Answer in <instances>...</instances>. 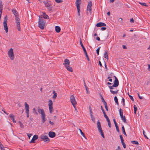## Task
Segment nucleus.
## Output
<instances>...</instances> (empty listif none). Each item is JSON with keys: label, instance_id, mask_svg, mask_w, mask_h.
Masks as SVG:
<instances>
[{"label": "nucleus", "instance_id": "ddd939ff", "mask_svg": "<svg viewBox=\"0 0 150 150\" xmlns=\"http://www.w3.org/2000/svg\"><path fill=\"white\" fill-rule=\"evenodd\" d=\"M38 138V136L37 135H35L33 137L31 141L30 142V143H35L34 141L36 140Z\"/></svg>", "mask_w": 150, "mask_h": 150}, {"label": "nucleus", "instance_id": "79ce46f5", "mask_svg": "<svg viewBox=\"0 0 150 150\" xmlns=\"http://www.w3.org/2000/svg\"><path fill=\"white\" fill-rule=\"evenodd\" d=\"M55 1L57 3H60L63 2V1L62 0H55Z\"/></svg>", "mask_w": 150, "mask_h": 150}, {"label": "nucleus", "instance_id": "c03bdc74", "mask_svg": "<svg viewBox=\"0 0 150 150\" xmlns=\"http://www.w3.org/2000/svg\"><path fill=\"white\" fill-rule=\"evenodd\" d=\"M143 134H144V137L146 138L147 139H148V138L147 137L146 135V134H145V132L144 130H143Z\"/></svg>", "mask_w": 150, "mask_h": 150}, {"label": "nucleus", "instance_id": "a18cd8bd", "mask_svg": "<svg viewBox=\"0 0 150 150\" xmlns=\"http://www.w3.org/2000/svg\"><path fill=\"white\" fill-rule=\"evenodd\" d=\"M108 123V125L110 128L111 127V125L110 123V120L109 121H107Z\"/></svg>", "mask_w": 150, "mask_h": 150}, {"label": "nucleus", "instance_id": "c9c22d12", "mask_svg": "<svg viewBox=\"0 0 150 150\" xmlns=\"http://www.w3.org/2000/svg\"><path fill=\"white\" fill-rule=\"evenodd\" d=\"M139 4L141 5L142 6H144L146 7H147L148 6L147 5H146V4L145 3H143V2H139Z\"/></svg>", "mask_w": 150, "mask_h": 150}, {"label": "nucleus", "instance_id": "13d9d810", "mask_svg": "<svg viewBox=\"0 0 150 150\" xmlns=\"http://www.w3.org/2000/svg\"><path fill=\"white\" fill-rule=\"evenodd\" d=\"M113 120V121H114V123L115 124V126L117 125V123H116V122L115 119H114Z\"/></svg>", "mask_w": 150, "mask_h": 150}, {"label": "nucleus", "instance_id": "5fc2aeb1", "mask_svg": "<svg viewBox=\"0 0 150 150\" xmlns=\"http://www.w3.org/2000/svg\"><path fill=\"white\" fill-rule=\"evenodd\" d=\"M27 135L29 139L30 138V137L32 136V134H27Z\"/></svg>", "mask_w": 150, "mask_h": 150}, {"label": "nucleus", "instance_id": "37998d69", "mask_svg": "<svg viewBox=\"0 0 150 150\" xmlns=\"http://www.w3.org/2000/svg\"><path fill=\"white\" fill-rule=\"evenodd\" d=\"M115 126L116 127V130H117V132H120V130H119V129L118 126H117V125Z\"/></svg>", "mask_w": 150, "mask_h": 150}, {"label": "nucleus", "instance_id": "5701e85b", "mask_svg": "<svg viewBox=\"0 0 150 150\" xmlns=\"http://www.w3.org/2000/svg\"><path fill=\"white\" fill-rule=\"evenodd\" d=\"M53 93L54 95L52 97V98L53 99H55L57 96V94L56 93L55 91L54 90L53 91Z\"/></svg>", "mask_w": 150, "mask_h": 150}, {"label": "nucleus", "instance_id": "4c0bfd02", "mask_svg": "<svg viewBox=\"0 0 150 150\" xmlns=\"http://www.w3.org/2000/svg\"><path fill=\"white\" fill-rule=\"evenodd\" d=\"M134 113L135 114H136L137 110V107L135 105H134Z\"/></svg>", "mask_w": 150, "mask_h": 150}, {"label": "nucleus", "instance_id": "603ef678", "mask_svg": "<svg viewBox=\"0 0 150 150\" xmlns=\"http://www.w3.org/2000/svg\"><path fill=\"white\" fill-rule=\"evenodd\" d=\"M101 99H102V102H103L104 104H105V103L106 102L105 101L104 99L103 98L102 96H101Z\"/></svg>", "mask_w": 150, "mask_h": 150}, {"label": "nucleus", "instance_id": "49530a36", "mask_svg": "<svg viewBox=\"0 0 150 150\" xmlns=\"http://www.w3.org/2000/svg\"><path fill=\"white\" fill-rule=\"evenodd\" d=\"M122 102L123 103V106H124L125 105V99L124 98H122Z\"/></svg>", "mask_w": 150, "mask_h": 150}, {"label": "nucleus", "instance_id": "7ed1b4c3", "mask_svg": "<svg viewBox=\"0 0 150 150\" xmlns=\"http://www.w3.org/2000/svg\"><path fill=\"white\" fill-rule=\"evenodd\" d=\"M97 128L99 132L100 133L102 137L104 138H105V137L104 135V133L101 126L99 120L97 121Z\"/></svg>", "mask_w": 150, "mask_h": 150}, {"label": "nucleus", "instance_id": "cd10ccee", "mask_svg": "<svg viewBox=\"0 0 150 150\" xmlns=\"http://www.w3.org/2000/svg\"><path fill=\"white\" fill-rule=\"evenodd\" d=\"M81 135L85 139H86V137L84 133L82 132V131L80 129H79Z\"/></svg>", "mask_w": 150, "mask_h": 150}, {"label": "nucleus", "instance_id": "052dcab7", "mask_svg": "<svg viewBox=\"0 0 150 150\" xmlns=\"http://www.w3.org/2000/svg\"><path fill=\"white\" fill-rule=\"evenodd\" d=\"M134 21L133 18H132L130 19V22L131 23H134Z\"/></svg>", "mask_w": 150, "mask_h": 150}, {"label": "nucleus", "instance_id": "bf43d9fd", "mask_svg": "<svg viewBox=\"0 0 150 150\" xmlns=\"http://www.w3.org/2000/svg\"><path fill=\"white\" fill-rule=\"evenodd\" d=\"M106 29V28L105 27H102L101 28V30H105Z\"/></svg>", "mask_w": 150, "mask_h": 150}, {"label": "nucleus", "instance_id": "de8ad7c7", "mask_svg": "<svg viewBox=\"0 0 150 150\" xmlns=\"http://www.w3.org/2000/svg\"><path fill=\"white\" fill-rule=\"evenodd\" d=\"M129 96L130 98L133 101H134V98L132 96L129 95Z\"/></svg>", "mask_w": 150, "mask_h": 150}, {"label": "nucleus", "instance_id": "393cba45", "mask_svg": "<svg viewBox=\"0 0 150 150\" xmlns=\"http://www.w3.org/2000/svg\"><path fill=\"white\" fill-rule=\"evenodd\" d=\"M80 43L81 45V47H82V48L83 49V51H86V50L85 48L84 47L82 44L81 38H80Z\"/></svg>", "mask_w": 150, "mask_h": 150}, {"label": "nucleus", "instance_id": "09e8293b", "mask_svg": "<svg viewBox=\"0 0 150 150\" xmlns=\"http://www.w3.org/2000/svg\"><path fill=\"white\" fill-rule=\"evenodd\" d=\"M104 117L106 118L107 121H108L110 120L108 117L107 115L104 116Z\"/></svg>", "mask_w": 150, "mask_h": 150}, {"label": "nucleus", "instance_id": "6e6552de", "mask_svg": "<svg viewBox=\"0 0 150 150\" xmlns=\"http://www.w3.org/2000/svg\"><path fill=\"white\" fill-rule=\"evenodd\" d=\"M52 102L51 100H50L49 101L48 106L49 107V109L50 110V112L52 113L53 111V108L52 107Z\"/></svg>", "mask_w": 150, "mask_h": 150}, {"label": "nucleus", "instance_id": "6e6d98bb", "mask_svg": "<svg viewBox=\"0 0 150 150\" xmlns=\"http://www.w3.org/2000/svg\"><path fill=\"white\" fill-rule=\"evenodd\" d=\"M109 87L110 90L113 89V87H115V86H113V85L112 86H109Z\"/></svg>", "mask_w": 150, "mask_h": 150}, {"label": "nucleus", "instance_id": "2eb2a0df", "mask_svg": "<svg viewBox=\"0 0 150 150\" xmlns=\"http://www.w3.org/2000/svg\"><path fill=\"white\" fill-rule=\"evenodd\" d=\"M49 136L51 138L54 137L56 135L55 133L53 132H50L49 133Z\"/></svg>", "mask_w": 150, "mask_h": 150}, {"label": "nucleus", "instance_id": "58836bf2", "mask_svg": "<svg viewBox=\"0 0 150 150\" xmlns=\"http://www.w3.org/2000/svg\"><path fill=\"white\" fill-rule=\"evenodd\" d=\"M33 112L34 113H35L37 115H38V113L36 111L35 109V108H34L33 109Z\"/></svg>", "mask_w": 150, "mask_h": 150}, {"label": "nucleus", "instance_id": "3c124183", "mask_svg": "<svg viewBox=\"0 0 150 150\" xmlns=\"http://www.w3.org/2000/svg\"><path fill=\"white\" fill-rule=\"evenodd\" d=\"M85 87L86 90V91L87 92V93H88V88L87 86H86L85 85Z\"/></svg>", "mask_w": 150, "mask_h": 150}, {"label": "nucleus", "instance_id": "f257e3e1", "mask_svg": "<svg viewBox=\"0 0 150 150\" xmlns=\"http://www.w3.org/2000/svg\"><path fill=\"white\" fill-rule=\"evenodd\" d=\"M38 113L41 115L42 122L43 123H44L46 121V115L44 110L42 109H41L40 107H38Z\"/></svg>", "mask_w": 150, "mask_h": 150}, {"label": "nucleus", "instance_id": "aec40b11", "mask_svg": "<svg viewBox=\"0 0 150 150\" xmlns=\"http://www.w3.org/2000/svg\"><path fill=\"white\" fill-rule=\"evenodd\" d=\"M55 31L57 33H59L61 30L60 28L58 26H56L55 27Z\"/></svg>", "mask_w": 150, "mask_h": 150}, {"label": "nucleus", "instance_id": "423d86ee", "mask_svg": "<svg viewBox=\"0 0 150 150\" xmlns=\"http://www.w3.org/2000/svg\"><path fill=\"white\" fill-rule=\"evenodd\" d=\"M7 16H6L4 18V29L5 30L6 33H7L8 31V28L7 25Z\"/></svg>", "mask_w": 150, "mask_h": 150}, {"label": "nucleus", "instance_id": "ea45409f", "mask_svg": "<svg viewBox=\"0 0 150 150\" xmlns=\"http://www.w3.org/2000/svg\"><path fill=\"white\" fill-rule=\"evenodd\" d=\"M89 111H90V116H91V115H93L92 114L93 112H92V109L90 107H89Z\"/></svg>", "mask_w": 150, "mask_h": 150}, {"label": "nucleus", "instance_id": "f03ea898", "mask_svg": "<svg viewBox=\"0 0 150 150\" xmlns=\"http://www.w3.org/2000/svg\"><path fill=\"white\" fill-rule=\"evenodd\" d=\"M45 24V21L42 19V17H39L38 26L42 29H44Z\"/></svg>", "mask_w": 150, "mask_h": 150}, {"label": "nucleus", "instance_id": "20e7f679", "mask_svg": "<svg viewBox=\"0 0 150 150\" xmlns=\"http://www.w3.org/2000/svg\"><path fill=\"white\" fill-rule=\"evenodd\" d=\"M8 57L10 58V59L12 60H13L14 57L13 52V49L12 48H11L8 51Z\"/></svg>", "mask_w": 150, "mask_h": 150}, {"label": "nucleus", "instance_id": "f8f14e48", "mask_svg": "<svg viewBox=\"0 0 150 150\" xmlns=\"http://www.w3.org/2000/svg\"><path fill=\"white\" fill-rule=\"evenodd\" d=\"M70 62L69 59H65L64 61V63H63V65H64L65 67H67V66L69 65Z\"/></svg>", "mask_w": 150, "mask_h": 150}, {"label": "nucleus", "instance_id": "680f3d73", "mask_svg": "<svg viewBox=\"0 0 150 150\" xmlns=\"http://www.w3.org/2000/svg\"><path fill=\"white\" fill-rule=\"evenodd\" d=\"M49 123H50L52 125H54V123L51 121H49Z\"/></svg>", "mask_w": 150, "mask_h": 150}, {"label": "nucleus", "instance_id": "1a4fd4ad", "mask_svg": "<svg viewBox=\"0 0 150 150\" xmlns=\"http://www.w3.org/2000/svg\"><path fill=\"white\" fill-rule=\"evenodd\" d=\"M40 138L44 142H49L50 139L48 137L44 134H42L40 137Z\"/></svg>", "mask_w": 150, "mask_h": 150}, {"label": "nucleus", "instance_id": "72a5a7b5", "mask_svg": "<svg viewBox=\"0 0 150 150\" xmlns=\"http://www.w3.org/2000/svg\"><path fill=\"white\" fill-rule=\"evenodd\" d=\"M91 120L92 121L94 122H95V118L94 117V116H93V115H91Z\"/></svg>", "mask_w": 150, "mask_h": 150}, {"label": "nucleus", "instance_id": "b1692460", "mask_svg": "<svg viewBox=\"0 0 150 150\" xmlns=\"http://www.w3.org/2000/svg\"><path fill=\"white\" fill-rule=\"evenodd\" d=\"M69 71L72 72L73 71L72 68L70 67L69 65L67 66V67H65Z\"/></svg>", "mask_w": 150, "mask_h": 150}, {"label": "nucleus", "instance_id": "473e14b6", "mask_svg": "<svg viewBox=\"0 0 150 150\" xmlns=\"http://www.w3.org/2000/svg\"><path fill=\"white\" fill-rule=\"evenodd\" d=\"M92 2L91 1H89V2L88 3V5L87 6V7H91L92 6Z\"/></svg>", "mask_w": 150, "mask_h": 150}, {"label": "nucleus", "instance_id": "0e129e2a", "mask_svg": "<svg viewBox=\"0 0 150 150\" xmlns=\"http://www.w3.org/2000/svg\"><path fill=\"white\" fill-rule=\"evenodd\" d=\"M120 138L121 140H123L122 136V135H120Z\"/></svg>", "mask_w": 150, "mask_h": 150}, {"label": "nucleus", "instance_id": "a211bd4d", "mask_svg": "<svg viewBox=\"0 0 150 150\" xmlns=\"http://www.w3.org/2000/svg\"><path fill=\"white\" fill-rule=\"evenodd\" d=\"M12 12L13 14L15 15L16 18L17 17H19L18 13L16 10L13 9L12 10Z\"/></svg>", "mask_w": 150, "mask_h": 150}, {"label": "nucleus", "instance_id": "dca6fc26", "mask_svg": "<svg viewBox=\"0 0 150 150\" xmlns=\"http://www.w3.org/2000/svg\"><path fill=\"white\" fill-rule=\"evenodd\" d=\"M106 24L102 22H99L97 23L96 25V26L97 27H100L101 26H105Z\"/></svg>", "mask_w": 150, "mask_h": 150}, {"label": "nucleus", "instance_id": "9d476101", "mask_svg": "<svg viewBox=\"0 0 150 150\" xmlns=\"http://www.w3.org/2000/svg\"><path fill=\"white\" fill-rule=\"evenodd\" d=\"M25 112L27 114V117H29V106L26 102H25Z\"/></svg>", "mask_w": 150, "mask_h": 150}, {"label": "nucleus", "instance_id": "e2e57ef3", "mask_svg": "<svg viewBox=\"0 0 150 150\" xmlns=\"http://www.w3.org/2000/svg\"><path fill=\"white\" fill-rule=\"evenodd\" d=\"M123 146V147L125 148L126 147V144H125V143H124L123 144H122Z\"/></svg>", "mask_w": 150, "mask_h": 150}, {"label": "nucleus", "instance_id": "0eeeda50", "mask_svg": "<svg viewBox=\"0 0 150 150\" xmlns=\"http://www.w3.org/2000/svg\"><path fill=\"white\" fill-rule=\"evenodd\" d=\"M120 115L121 117V119L123 122L125 123H126V119L125 115H123V111L121 109H120L119 110Z\"/></svg>", "mask_w": 150, "mask_h": 150}, {"label": "nucleus", "instance_id": "c756f323", "mask_svg": "<svg viewBox=\"0 0 150 150\" xmlns=\"http://www.w3.org/2000/svg\"><path fill=\"white\" fill-rule=\"evenodd\" d=\"M18 123L19 124L21 128H23L24 127V126L23 123L21 121H19Z\"/></svg>", "mask_w": 150, "mask_h": 150}, {"label": "nucleus", "instance_id": "4d7b16f0", "mask_svg": "<svg viewBox=\"0 0 150 150\" xmlns=\"http://www.w3.org/2000/svg\"><path fill=\"white\" fill-rule=\"evenodd\" d=\"M3 145L0 142V148L1 149L3 148Z\"/></svg>", "mask_w": 150, "mask_h": 150}, {"label": "nucleus", "instance_id": "2f4dec72", "mask_svg": "<svg viewBox=\"0 0 150 150\" xmlns=\"http://www.w3.org/2000/svg\"><path fill=\"white\" fill-rule=\"evenodd\" d=\"M89 11L90 14H91V11H92V9H91V7H87V13H88V11Z\"/></svg>", "mask_w": 150, "mask_h": 150}, {"label": "nucleus", "instance_id": "bb28decb", "mask_svg": "<svg viewBox=\"0 0 150 150\" xmlns=\"http://www.w3.org/2000/svg\"><path fill=\"white\" fill-rule=\"evenodd\" d=\"M122 131L123 133L126 136H127V135L126 133L125 129L123 125H122Z\"/></svg>", "mask_w": 150, "mask_h": 150}, {"label": "nucleus", "instance_id": "7c9ffc66", "mask_svg": "<svg viewBox=\"0 0 150 150\" xmlns=\"http://www.w3.org/2000/svg\"><path fill=\"white\" fill-rule=\"evenodd\" d=\"M118 91H119L118 90H117L116 91H113L112 90H110V92L113 94H116L118 92Z\"/></svg>", "mask_w": 150, "mask_h": 150}, {"label": "nucleus", "instance_id": "f3484780", "mask_svg": "<svg viewBox=\"0 0 150 150\" xmlns=\"http://www.w3.org/2000/svg\"><path fill=\"white\" fill-rule=\"evenodd\" d=\"M119 81L118 79L116 78V79L114 81V83L113 85V86H115V87H116L118 86L119 85Z\"/></svg>", "mask_w": 150, "mask_h": 150}, {"label": "nucleus", "instance_id": "f704fd0d", "mask_svg": "<svg viewBox=\"0 0 150 150\" xmlns=\"http://www.w3.org/2000/svg\"><path fill=\"white\" fill-rule=\"evenodd\" d=\"M131 142L133 144H139V143L137 141H132Z\"/></svg>", "mask_w": 150, "mask_h": 150}, {"label": "nucleus", "instance_id": "c85d7f7f", "mask_svg": "<svg viewBox=\"0 0 150 150\" xmlns=\"http://www.w3.org/2000/svg\"><path fill=\"white\" fill-rule=\"evenodd\" d=\"M114 100L117 105H119V103L118 102V99L117 96H115L114 97Z\"/></svg>", "mask_w": 150, "mask_h": 150}, {"label": "nucleus", "instance_id": "9b49d317", "mask_svg": "<svg viewBox=\"0 0 150 150\" xmlns=\"http://www.w3.org/2000/svg\"><path fill=\"white\" fill-rule=\"evenodd\" d=\"M70 100L73 105H76L77 104L75 98L73 96H71Z\"/></svg>", "mask_w": 150, "mask_h": 150}, {"label": "nucleus", "instance_id": "e433bc0d", "mask_svg": "<svg viewBox=\"0 0 150 150\" xmlns=\"http://www.w3.org/2000/svg\"><path fill=\"white\" fill-rule=\"evenodd\" d=\"M104 105H105V107L106 110L107 111H108V107L107 106V103L106 102H105V104H104Z\"/></svg>", "mask_w": 150, "mask_h": 150}, {"label": "nucleus", "instance_id": "338daca9", "mask_svg": "<svg viewBox=\"0 0 150 150\" xmlns=\"http://www.w3.org/2000/svg\"><path fill=\"white\" fill-rule=\"evenodd\" d=\"M101 109L103 112H105V111H104V109H103L102 106H101Z\"/></svg>", "mask_w": 150, "mask_h": 150}, {"label": "nucleus", "instance_id": "a878e982", "mask_svg": "<svg viewBox=\"0 0 150 150\" xmlns=\"http://www.w3.org/2000/svg\"><path fill=\"white\" fill-rule=\"evenodd\" d=\"M43 17L45 19H48L49 18V16L47 15L46 14L45 12L43 13Z\"/></svg>", "mask_w": 150, "mask_h": 150}, {"label": "nucleus", "instance_id": "8fccbe9b", "mask_svg": "<svg viewBox=\"0 0 150 150\" xmlns=\"http://www.w3.org/2000/svg\"><path fill=\"white\" fill-rule=\"evenodd\" d=\"M137 94H138V96L139 97V98L141 99H143V97H142V96H141L140 95H139V93H137Z\"/></svg>", "mask_w": 150, "mask_h": 150}, {"label": "nucleus", "instance_id": "4468645a", "mask_svg": "<svg viewBox=\"0 0 150 150\" xmlns=\"http://www.w3.org/2000/svg\"><path fill=\"white\" fill-rule=\"evenodd\" d=\"M76 6L77 7V11L78 12H79L80 11V2L76 1Z\"/></svg>", "mask_w": 150, "mask_h": 150}, {"label": "nucleus", "instance_id": "6ab92c4d", "mask_svg": "<svg viewBox=\"0 0 150 150\" xmlns=\"http://www.w3.org/2000/svg\"><path fill=\"white\" fill-rule=\"evenodd\" d=\"M104 57L105 58L107 59V60L108 59V51H105Z\"/></svg>", "mask_w": 150, "mask_h": 150}, {"label": "nucleus", "instance_id": "69168bd1", "mask_svg": "<svg viewBox=\"0 0 150 150\" xmlns=\"http://www.w3.org/2000/svg\"><path fill=\"white\" fill-rule=\"evenodd\" d=\"M84 52V53L85 54V55H86V56H88V54H87V52H86V51H85Z\"/></svg>", "mask_w": 150, "mask_h": 150}, {"label": "nucleus", "instance_id": "864d4df0", "mask_svg": "<svg viewBox=\"0 0 150 150\" xmlns=\"http://www.w3.org/2000/svg\"><path fill=\"white\" fill-rule=\"evenodd\" d=\"M47 9L50 11H51L52 10V7L50 6H49V7H48Z\"/></svg>", "mask_w": 150, "mask_h": 150}, {"label": "nucleus", "instance_id": "4be33fe9", "mask_svg": "<svg viewBox=\"0 0 150 150\" xmlns=\"http://www.w3.org/2000/svg\"><path fill=\"white\" fill-rule=\"evenodd\" d=\"M43 3L45 4L46 7H48L50 6V4L48 1H44Z\"/></svg>", "mask_w": 150, "mask_h": 150}, {"label": "nucleus", "instance_id": "412c9836", "mask_svg": "<svg viewBox=\"0 0 150 150\" xmlns=\"http://www.w3.org/2000/svg\"><path fill=\"white\" fill-rule=\"evenodd\" d=\"M9 117L14 123L16 122V121L14 119V115H13L11 114L9 115Z\"/></svg>", "mask_w": 150, "mask_h": 150}, {"label": "nucleus", "instance_id": "774afa93", "mask_svg": "<svg viewBox=\"0 0 150 150\" xmlns=\"http://www.w3.org/2000/svg\"><path fill=\"white\" fill-rule=\"evenodd\" d=\"M148 69L149 71H150V65L149 64L148 65Z\"/></svg>", "mask_w": 150, "mask_h": 150}, {"label": "nucleus", "instance_id": "39448f33", "mask_svg": "<svg viewBox=\"0 0 150 150\" xmlns=\"http://www.w3.org/2000/svg\"><path fill=\"white\" fill-rule=\"evenodd\" d=\"M15 23L17 28L18 30V31H21L20 27V20L19 17H16L15 18Z\"/></svg>", "mask_w": 150, "mask_h": 150}, {"label": "nucleus", "instance_id": "a19ab883", "mask_svg": "<svg viewBox=\"0 0 150 150\" xmlns=\"http://www.w3.org/2000/svg\"><path fill=\"white\" fill-rule=\"evenodd\" d=\"M100 47H99L96 50V53L98 55L99 54V52Z\"/></svg>", "mask_w": 150, "mask_h": 150}]
</instances>
